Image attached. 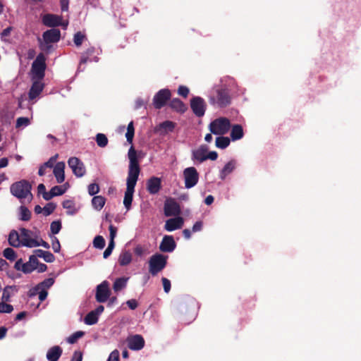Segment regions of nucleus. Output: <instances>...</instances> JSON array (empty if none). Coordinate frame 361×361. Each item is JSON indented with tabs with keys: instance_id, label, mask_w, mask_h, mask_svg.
<instances>
[{
	"instance_id": "338daca9",
	"label": "nucleus",
	"mask_w": 361,
	"mask_h": 361,
	"mask_svg": "<svg viewBox=\"0 0 361 361\" xmlns=\"http://www.w3.org/2000/svg\"><path fill=\"white\" fill-rule=\"evenodd\" d=\"M37 192L39 194L42 195V197L44 198V195H45V193H49V192L46 191L45 185L42 183H40L37 187Z\"/></svg>"
},
{
	"instance_id": "f3484780",
	"label": "nucleus",
	"mask_w": 361,
	"mask_h": 361,
	"mask_svg": "<svg viewBox=\"0 0 361 361\" xmlns=\"http://www.w3.org/2000/svg\"><path fill=\"white\" fill-rule=\"evenodd\" d=\"M176 247V242L172 235H164L159 245V250L163 252H171Z\"/></svg>"
},
{
	"instance_id": "20e7f679",
	"label": "nucleus",
	"mask_w": 361,
	"mask_h": 361,
	"mask_svg": "<svg viewBox=\"0 0 361 361\" xmlns=\"http://www.w3.org/2000/svg\"><path fill=\"white\" fill-rule=\"evenodd\" d=\"M231 128V122L226 117L216 118L209 124V130L214 135H223L226 134Z\"/></svg>"
},
{
	"instance_id": "72a5a7b5",
	"label": "nucleus",
	"mask_w": 361,
	"mask_h": 361,
	"mask_svg": "<svg viewBox=\"0 0 361 361\" xmlns=\"http://www.w3.org/2000/svg\"><path fill=\"white\" fill-rule=\"evenodd\" d=\"M20 219L21 221H27L31 219V212L25 206L20 207Z\"/></svg>"
},
{
	"instance_id": "ea45409f",
	"label": "nucleus",
	"mask_w": 361,
	"mask_h": 361,
	"mask_svg": "<svg viewBox=\"0 0 361 361\" xmlns=\"http://www.w3.org/2000/svg\"><path fill=\"white\" fill-rule=\"evenodd\" d=\"M30 123V119L27 117H19L16 120V128L26 127Z\"/></svg>"
},
{
	"instance_id": "37998d69",
	"label": "nucleus",
	"mask_w": 361,
	"mask_h": 361,
	"mask_svg": "<svg viewBox=\"0 0 361 361\" xmlns=\"http://www.w3.org/2000/svg\"><path fill=\"white\" fill-rule=\"evenodd\" d=\"M13 310V307L11 305L4 302H0V313H11Z\"/></svg>"
},
{
	"instance_id": "c9c22d12",
	"label": "nucleus",
	"mask_w": 361,
	"mask_h": 361,
	"mask_svg": "<svg viewBox=\"0 0 361 361\" xmlns=\"http://www.w3.org/2000/svg\"><path fill=\"white\" fill-rule=\"evenodd\" d=\"M3 255L10 261H14L17 257L16 252L11 247L6 248L3 252Z\"/></svg>"
},
{
	"instance_id": "f704fd0d",
	"label": "nucleus",
	"mask_w": 361,
	"mask_h": 361,
	"mask_svg": "<svg viewBox=\"0 0 361 361\" xmlns=\"http://www.w3.org/2000/svg\"><path fill=\"white\" fill-rule=\"evenodd\" d=\"M96 142L100 147H105L108 145V138L103 133H98L96 135Z\"/></svg>"
},
{
	"instance_id": "774afa93",
	"label": "nucleus",
	"mask_w": 361,
	"mask_h": 361,
	"mask_svg": "<svg viewBox=\"0 0 361 361\" xmlns=\"http://www.w3.org/2000/svg\"><path fill=\"white\" fill-rule=\"evenodd\" d=\"M207 159L214 161L217 159L218 154L215 151L209 152V153H207Z\"/></svg>"
},
{
	"instance_id": "7c9ffc66",
	"label": "nucleus",
	"mask_w": 361,
	"mask_h": 361,
	"mask_svg": "<svg viewBox=\"0 0 361 361\" xmlns=\"http://www.w3.org/2000/svg\"><path fill=\"white\" fill-rule=\"evenodd\" d=\"M105 202L106 199L101 195L94 196L92 200V207L98 211L101 210L103 208V207L105 204Z\"/></svg>"
},
{
	"instance_id": "5701e85b",
	"label": "nucleus",
	"mask_w": 361,
	"mask_h": 361,
	"mask_svg": "<svg viewBox=\"0 0 361 361\" xmlns=\"http://www.w3.org/2000/svg\"><path fill=\"white\" fill-rule=\"evenodd\" d=\"M44 89V84L39 81L33 82L29 93L28 97L30 100H32L37 97Z\"/></svg>"
},
{
	"instance_id": "6e6552de",
	"label": "nucleus",
	"mask_w": 361,
	"mask_h": 361,
	"mask_svg": "<svg viewBox=\"0 0 361 361\" xmlns=\"http://www.w3.org/2000/svg\"><path fill=\"white\" fill-rule=\"evenodd\" d=\"M42 37L45 44H41V49L42 50H48L51 47V45H49V44L55 43L60 40L61 32L59 29H51L45 31Z\"/></svg>"
},
{
	"instance_id": "0eeeda50",
	"label": "nucleus",
	"mask_w": 361,
	"mask_h": 361,
	"mask_svg": "<svg viewBox=\"0 0 361 361\" xmlns=\"http://www.w3.org/2000/svg\"><path fill=\"white\" fill-rule=\"evenodd\" d=\"M183 174L185 181V187L186 188L189 189L193 188L197 184L199 180V173L195 167L190 166L185 169Z\"/></svg>"
},
{
	"instance_id": "79ce46f5",
	"label": "nucleus",
	"mask_w": 361,
	"mask_h": 361,
	"mask_svg": "<svg viewBox=\"0 0 361 361\" xmlns=\"http://www.w3.org/2000/svg\"><path fill=\"white\" fill-rule=\"evenodd\" d=\"M61 223L60 221H54L51 223L50 230L52 234L55 235L59 233L61 229Z\"/></svg>"
},
{
	"instance_id": "864d4df0",
	"label": "nucleus",
	"mask_w": 361,
	"mask_h": 361,
	"mask_svg": "<svg viewBox=\"0 0 361 361\" xmlns=\"http://www.w3.org/2000/svg\"><path fill=\"white\" fill-rule=\"evenodd\" d=\"M161 281H162L164 290L166 293H168L171 290V282L168 279L164 278V277H163L161 279Z\"/></svg>"
},
{
	"instance_id": "e433bc0d",
	"label": "nucleus",
	"mask_w": 361,
	"mask_h": 361,
	"mask_svg": "<svg viewBox=\"0 0 361 361\" xmlns=\"http://www.w3.org/2000/svg\"><path fill=\"white\" fill-rule=\"evenodd\" d=\"M93 246L95 248L102 250L105 246V240L102 235H97L93 240Z\"/></svg>"
},
{
	"instance_id": "603ef678",
	"label": "nucleus",
	"mask_w": 361,
	"mask_h": 361,
	"mask_svg": "<svg viewBox=\"0 0 361 361\" xmlns=\"http://www.w3.org/2000/svg\"><path fill=\"white\" fill-rule=\"evenodd\" d=\"M107 361H119V352L118 350H113L107 360Z\"/></svg>"
},
{
	"instance_id": "a211bd4d",
	"label": "nucleus",
	"mask_w": 361,
	"mask_h": 361,
	"mask_svg": "<svg viewBox=\"0 0 361 361\" xmlns=\"http://www.w3.org/2000/svg\"><path fill=\"white\" fill-rule=\"evenodd\" d=\"M208 147L205 145H200L197 149L192 152V160L195 162L202 163L207 160V153Z\"/></svg>"
},
{
	"instance_id": "f257e3e1",
	"label": "nucleus",
	"mask_w": 361,
	"mask_h": 361,
	"mask_svg": "<svg viewBox=\"0 0 361 361\" xmlns=\"http://www.w3.org/2000/svg\"><path fill=\"white\" fill-rule=\"evenodd\" d=\"M128 157L129 159V166L126 180L127 187L125 192L123 204L126 209L129 210L133 202L135 187L140 173V167L137 156V152L133 146H131L128 150Z\"/></svg>"
},
{
	"instance_id": "6e6d98bb",
	"label": "nucleus",
	"mask_w": 361,
	"mask_h": 361,
	"mask_svg": "<svg viewBox=\"0 0 361 361\" xmlns=\"http://www.w3.org/2000/svg\"><path fill=\"white\" fill-rule=\"evenodd\" d=\"M29 262L32 265V267H35V270L36 267H37L38 264L39 263V260L35 255H30L29 257Z\"/></svg>"
},
{
	"instance_id": "412c9836",
	"label": "nucleus",
	"mask_w": 361,
	"mask_h": 361,
	"mask_svg": "<svg viewBox=\"0 0 361 361\" xmlns=\"http://www.w3.org/2000/svg\"><path fill=\"white\" fill-rule=\"evenodd\" d=\"M68 183H66L67 185ZM67 188L66 187V184L63 185H56L54 186L49 193H45L44 195V199L45 200H50L55 196H59L64 194L66 191Z\"/></svg>"
},
{
	"instance_id": "49530a36",
	"label": "nucleus",
	"mask_w": 361,
	"mask_h": 361,
	"mask_svg": "<svg viewBox=\"0 0 361 361\" xmlns=\"http://www.w3.org/2000/svg\"><path fill=\"white\" fill-rule=\"evenodd\" d=\"M51 244L52 249L54 251V252H59L61 250V245L59 239L56 237L54 236L51 238Z\"/></svg>"
},
{
	"instance_id": "de8ad7c7",
	"label": "nucleus",
	"mask_w": 361,
	"mask_h": 361,
	"mask_svg": "<svg viewBox=\"0 0 361 361\" xmlns=\"http://www.w3.org/2000/svg\"><path fill=\"white\" fill-rule=\"evenodd\" d=\"M35 270V267H32V265L30 264L29 261L26 263H23L22 264L21 271L24 274H30L32 271Z\"/></svg>"
},
{
	"instance_id": "a19ab883",
	"label": "nucleus",
	"mask_w": 361,
	"mask_h": 361,
	"mask_svg": "<svg viewBox=\"0 0 361 361\" xmlns=\"http://www.w3.org/2000/svg\"><path fill=\"white\" fill-rule=\"evenodd\" d=\"M56 207V204L54 202L47 203L44 207V215L47 216L52 214Z\"/></svg>"
},
{
	"instance_id": "2f4dec72",
	"label": "nucleus",
	"mask_w": 361,
	"mask_h": 361,
	"mask_svg": "<svg viewBox=\"0 0 361 361\" xmlns=\"http://www.w3.org/2000/svg\"><path fill=\"white\" fill-rule=\"evenodd\" d=\"M215 142L216 147L225 149L230 145L231 140L228 137L219 136L216 138Z\"/></svg>"
},
{
	"instance_id": "13d9d810",
	"label": "nucleus",
	"mask_w": 361,
	"mask_h": 361,
	"mask_svg": "<svg viewBox=\"0 0 361 361\" xmlns=\"http://www.w3.org/2000/svg\"><path fill=\"white\" fill-rule=\"evenodd\" d=\"M161 126L164 128L169 129L170 131H172L173 129L174 128V123L172 121H166L163 122L161 124Z\"/></svg>"
},
{
	"instance_id": "1a4fd4ad",
	"label": "nucleus",
	"mask_w": 361,
	"mask_h": 361,
	"mask_svg": "<svg viewBox=\"0 0 361 361\" xmlns=\"http://www.w3.org/2000/svg\"><path fill=\"white\" fill-rule=\"evenodd\" d=\"M171 92L169 89L160 90L153 98V105L155 109H160L164 106L171 98Z\"/></svg>"
},
{
	"instance_id": "2eb2a0df",
	"label": "nucleus",
	"mask_w": 361,
	"mask_h": 361,
	"mask_svg": "<svg viewBox=\"0 0 361 361\" xmlns=\"http://www.w3.org/2000/svg\"><path fill=\"white\" fill-rule=\"evenodd\" d=\"M42 23L48 27H56L61 25L63 27H66L68 25V22L66 23L62 22V18L61 16L49 13L43 16Z\"/></svg>"
},
{
	"instance_id": "9d476101",
	"label": "nucleus",
	"mask_w": 361,
	"mask_h": 361,
	"mask_svg": "<svg viewBox=\"0 0 361 361\" xmlns=\"http://www.w3.org/2000/svg\"><path fill=\"white\" fill-rule=\"evenodd\" d=\"M206 107L207 104L202 97H194L190 99V108L196 116H203L206 111Z\"/></svg>"
},
{
	"instance_id": "c85d7f7f",
	"label": "nucleus",
	"mask_w": 361,
	"mask_h": 361,
	"mask_svg": "<svg viewBox=\"0 0 361 361\" xmlns=\"http://www.w3.org/2000/svg\"><path fill=\"white\" fill-rule=\"evenodd\" d=\"M128 279L129 278L128 277H121L116 279L113 285L114 290L117 293L125 288L127 286Z\"/></svg>"
},
{
	"instance_id": "69168bd1",
	"label": "nucleus",
	"mask_w": 361,
	"mask_h": 361,
	"mask_svg": "<svg viewBox=\"0 0 361 361\" xmlns=\"http://www.w3.org/2000/svg\"><path fill=\"white\" fill-rule=\"evenodd\" d=\"M56 157H57V155H56L55 157H51L49 159V160L48 161L45 162L43 165L46 168H52L54 166V164Z\"/></svg>"
},
{
	"instance_id": "c03bdc74",
	"label": "nucleus",
	"mask_w": 361,
	"mask_h": 361,
	"mask_svg": "<svg viewBox=\"0 0 361 361\" xmlns=\"http://www.w3.org/2000/svg\"><path fill=\"white\" fill-rule=\"evenodd\" d=\"M85 36L82 34L80 32H78L74 35L73 42L77 47H79L82 44L83 39Z\"/></svg>"
},
{
	"instance_id": "dca6fc26",
	"label": "nucleus",
	"mask_w": 361,
	"mask_h": 361,
	"mask_svg": "<svg viewBox=\"0 0 361 361\" xmlns=\"http://www.w3.org/2000/svg\"><path fill=\"white\" fill-rule=\"evenodd\" d=\"M128 347L133 350H140L145 346V340L140 334L128 336L127 338Z\"/></svg>"
},
{
	"instance_id": "473e14b6",
	"label": "nucleus",
	"mask_w": 361,
	"mask_h": 361,
	"mask_svg": "<svg viewBox=\"0 0 361 361\" xmlns=\"http://www.w3.org/2000/svg\"><path fill=\"white\" fill-rule=\"evenodd\" d=\"M84 322L87 325L95 324L98 322V316L93 311H91L87 314Z\"/></svg>"
},
{
	"instance_id": "0e129e2a",
	"label": "nucleus",
	"mask_w": 361,
	"mask_h": 361,
	"mask_svg": "<svg viewBox=\"0 0 361 361\" xmlns=\"http://www.w3.org/2000/svg\"><path fill=\"white\" fill-rule=\"evenodd\" d=\"M202 226H203L202 221H196L192 226V232L200 231L202 228Z\"/></svg>"
},
{
	"instance_id": "423d86ee",
	"label": "nucleus",
	"mask_w": 361,
	"mask_h": 361,
	"mask_svg": "<svg viewBox=\"0 0 361 361\" xmlns=\"http://www.w3.org/2000/svg\"><path fill=\"white\" fill-rule=\"evenodd\" d=\"M46 59L42 53L37 55L35 60L32 64V72L35 77L39 80L43 79L45 75L46 70Z\"/></svg>"
},
{
	"instance_id": "4468645a",
	"label": "nucleus",
	"mask_w": 361,
	"mask_h": 361,
	"mask_svg": "<svg viewBox=\"0 0 361 361\" xmlns=\"http://www.w3.org/2000/svg\"><path fill=\"white\" fill-rule=\"evenodd\" d=\"M164 214L166 216H177L180 213V208L174 199L169 198L166 200L164 207Z\"/></svg>"
},
{
	"instance_id": "8fccbe9b",
	"label": "nucleus",
	"mask_w": 361,
	"mask_h": 361,
	"mask_svg": "<svg viewBox=\"0 0 361 361\" xmlns=\"http://www.w3.org/2000/svg\"><path fill=\"white\" fill-rule=\"evenodd\" d=\"M42 258L45 262L49 263L53 262L55 260L54 255L49 251H45L44 255H42Z\"/></svg>"
},
{
	"instance_id": "393cba45",
	"label": "nucleus",
	"mask_w": 361,
	"mask_h": 361,
	"mask_svg": "<svg viewBox=\"0 0 361 361\" xmlns=\"http://www.w3.org/2000/svg\"><path fill=\"white\" fill-rule=\"evenodd\" d=\"M62 349L55 345L49 349L47 353V358L49 361H58L62 354Z\"/></svg>"
},
{
	"instance_id": "f8f14e48",
	"label": "nucleus",
	"mask_w": 361,
	"mask_h": 361,
	"mask_svg": "<svg viewBox=\"0 0 361 361\" xmlns=\"http://www.w3.org/2000/svg\"><path fill=\"white\" fill-rule=\"evenodd\" d=\"M20 232L22 245L27 247H38L37 239L32 238V233L31 231L21 228Z\"/></svg>"
},
{
	"instance_id": "cd10ccee",
	"label": "nucleus",
	"mask_w": 361,
	"mask_h": 361,
	"mask_svg": "<svg viewBox=\"0 0 361 361\" xmlns=\"http://www.w3.org/2000/svg\"><path fill=\"white\" fill-rule=\"evenodd\" d=\"M169 106L176 111L183 113L187 110L186 105L178 98H174L171 100Z\"/></svg>"
},
{
	"instance_id": "bf43d9fd",
	"label": "nucleus",
	"mask_w": 361,
	"mask_h": 361,
	"mask_svg": "<svg viewBox=\"0 0 361 361\" xmlns=\"http://www.w3.org/2000/svg\"><path fill=\"white\" fill-rule=\"evenodd\" d=\"M82 353L80 351H75L71 358V361H82Z\"/></svg>"
},
{
	"instance_id": "3c124183",
	"label": "nucleus",
	"mask_w": 361,
	"mask_h": 361,
	"mask_svg": "<svg viewBox=\"0 0 361 361\" xmlns=\"http://www.w3.org/2000/svg\"><path fill=\"white\" fill-rule=\"evenodd\" d=\"M178 93L179 95L185 98L189 94V89L186 86L180 85L178 89Z\"/></svg>"
},
{
	"instance_id": "ddd939ff",
	"label": "nucleus",
	"mask_w": 361,
	"mask_h": 361,
	"mask_svg": "<svg viewBox=\"0 0 361 361\" xmlns=\"http://www.w3.org/2000/svg\"><path fill=\"white\" fill-rule=\"evenodd\" d=\"M69 167L77 177H82L86 172L84 164L77 157H71L68 161Z\"/></svg>"
},
{
	"instance_id": "a878e982",
	"label": "nucleus",
	"mask_w": 361,
	"mask_h": 361,
	"mask_svg": "<svg viewBox=\"0 0 361 361\" xmlns=\"http://www.w3.org/2000/svg\"><path fill=\"white\" fill-rule=\"evenodd\" d=\"M231 138L233 141L241 139L244 135L243 129L241 125L235 124L231 128Z\"/></svg>"
},
{
	"instance_id": "7ed1b4c3",
	"label": "nucleus",
	"mask_w": 361,
	"mask_h": 361,
	"mask_svg": "<svg viewBox=\"0 0 361 361\" xmlns=\"http://www.w3.org/2000/svg\"><path fill=\"white\" fill-rule=\"evenodd\" d=\"M168 256L156 253L152 255L148 261L149 272L153 276H157L167 264Z\"/></svg>"
},
{
	"instance_id": "b1692460",
	"label": "nucleus",
	"mask_w": 361,
	"mask_h": 361,
	"mask_svg": "<svg viewBox=\"0 0 361 361\" xmlns=\"http://www.w3.org/2000/svg\"><path fill=\"white\" fill-rule=\"evenodd\" d=\"M236 164L237 162L235 159H231L223 167L219 173V178L221 180H224L227 176L235 170Z\"/></svg>"
},
{
	"instance_id": "4d7b16f0",
	"label": "nucleus",
	"mask_w": 361,
	"mask_h": 361,
	"mask_svg": "<svg viewBox=\"0 0 361 361\" xmlns=\"http://www.w3.org/2000/svg\"><path fill=\"white\" fill-rule=\"evenodd\" d=\"M126 304L130 310H135L138 306V303L135 299L128 300Z\"/></svg>"
},
{
	"instance_id": "9b49d317",
	"label": "nucleus",
	"mask_w": 361,
	"mask_h": 361,
	"mask_svg": "<svg viewBox=\"0 0 361 361\" xmlns=\"http://www.w3.org/2000/svg\"><path fill=\"white\" fill-rule=\"evenodd\" d=\"M109 286V282L104 281L97 286L95 298L98 302H105L109 298L111 290Z\"/></svg>"
},
{
	"instance_id": "58836bf2",
	"label": "nucleus",
	"mask_w": 361,
	"mask_h": 361,
	"mask_svg": "<svg viewBox=\"0 0 361 361\" xmlns=\"http://www.w3.org/2000/svg\"><path fill=\"white\" fill-rule=\"evenodd\" d=\"M54 280L53 278H48V279H44L43 281H42L39 284H37V286H39V288L40 289L47 290L54 284Z\"/></svg>"
},
{
	"instance_id": "f03ea898",
	"label": "nucleus",
	"mask_w": 361,
	"mask_h": 361,
	"mask_svg": "<svg viewBox=\"0 0 361 361\" xmlns=\"http://www.w3.org/2000/svg\"><path fill=\"white\" fill-rule=\"evenodd\" d=\"M32 185L29 181L26 180H21L16 182L11 185V194L20 200L29 197V200L32 199V194L31 193Z\"/></svg>"
},
{
	"instance_id": "39448f33",
	"label": "nucleus",
	"mask_w": 361,
	"mask_h": 361,
	"mask_svg": "<svg viewBox=\"0 0 361 361\" xmlns=\"http://www.w3.org/2000/svg\"><path fill=\"white\" fill-rule=\"evenodd\" d=\"M216 96L211 95L209 102L212 105H217L219 107H226L231 103V97L227 89L219 88L216 90Z\"/></svg>"
},
{
	"instance_id": "aec40b11",
	"label": "nucleus",
	"mask_w": 361,
	"mask_h": 361,
	"mask_svg": "<svg viewBox=\"0 0 361 361\" xmlns=\"http://www.w3.org/2000/svg\"><path fill=\"white\" fill-rule=\"evenodd\" d=\"M183 225V219L182 217L178 216L168 219L164 225V228L167 231H173L181 228Z\"/></svg>"
},
{
	"instance_id": "052dcab7",
	"label": "nucleus",
	"mask_w": 361,
	"mask_h": 361,
	"mask_svg": "<svg viewBox=\"0 0 361 361\" xmlns=\"http://www.w3.org/2000/svg\"><path fill=\"white\" fill-rule=\"evenodd\" d=\"M60 5L62 11H68L69 8V0H60Z\"/></svg>"
},
{
	"instance_id": "4c0bfd02",
	"label": "nucleus",
	"mask_w": 361,
	"mask_h": 361,
	"mask_svg": "<svg viewBox=\"0 0 361 361\" xmlns=\"http://www.w3.org/2000/svg\"><path fill=\"white\" fill-rule=\"evenodd\" d=\"M84 335H85L84 331H76L68 338L67 341H68V343H71V344L75 343L78 341V340L79 338H82Z\"/></svg>"
},
{
	"instance_id": "bb28decb",
	"label": "nucleus",
	"mask_w": 361,
	"mask_h": 361,
	"mask_svg": "<svg viewBox=\"0 0 361 361\" xmlns=\"http://www.w3.org/2000/svg\"><path fill=\"white\" fill-rule=\"evenodd\" d=\"M8 243L11 246L14 247H18L21 244L20 235V234L15 230H13L10 232L8 235Z\"/></svg>"
},
{
	"instance_id": "e2e57ef3",
	"label": "nucleus",
	"mask_w": 361,
	"mask_h": 361,
	"mask_svg": "<svg viewBox=\"0 0 361 361\" xmlns=\"http://www.w3.org/2000/svg\"><path fill=\"white\" fill-rule=\"evenodd\" d=\"M39 300L40 302H43L48 295V292L47 290L40 289L38 293Z\"/></svg>"
},
{
	"instance_id": "4be33fe9",
	"label": "nucleus",
	"mask_w": 361,
	"mask_h": 361,
	"mask_svg": "<svg viewBox=\"0 0 361 361\" xmlns=\"http://www.w3.org/2000/svg\"><path fill=\"white\" fill-rule=\"evenodd\" d=\"M65 164L62 161L58 162L54 167V175L58 183H61L65 180Z\"/></svg>"
},
{
	"instance_id": "09e8293b",
	"label": "nucleus",
	"mask_w": 361,
	"mask_h": 361,
	"mask_svg": "<svg viewBox=\"0 0 361 361\" xmlns=\"http://www.w3.org/2000/svg\"><path fill=\"white\" fill-rule=\"evenodd\" d=\"M13 287L12 286H6L4 290H3V294H2V297H1V299L3 300V302H8L10 300V298H11V293L9 292V289H11Z\"/></svg>"
},
{
	"instance_id": "5fc2aeb1",
	"label": "nucleus",
	"mask_w": 361,
	"mask_h": 361,
	"mask_svg": "<svg viewBox=\"0 0 361 361\" xmlns=\"http://www.w3.org/2000/svg\"><path fill=\"white\" fill-rule=\"evenodd\" d=\"M39 290L40 288L37 285L35 287L29 290V291L27 292V296L29 298H33L36 296L38 294Z\"/></svg>"
},
{
	"instance_id": "c756f323",
	"label": "nucleus",
	"mask_w": 361,
	"mask_h": 361,
	"mask_svg": "<svg viewBox=\"0 0 361 361\" xmlns=\"http://www.w3.org/2000/svg\"><path fill=\"white\" fill-rule=\"evenodd\" d=\"M132 261V254L130 251H123L118 257V263L121 266H126Z\"/></svg>"
},
{
	"instance_id": "a18cd8bd",
	"label": "nucleus",
	"mask_w": 361,
	"mask_h": 361,
	"mask_svg": "<svg viewBox=\"0 0 361 361\" xmlns=\"http://www.w3.org/2000/svg\"><path fill=\"white\" fill-rule=\"evenodd\" d=\"M99 191V185L97 183H91L88 185V193L92 196L97 194Z\"/></svg>"
},
{
	"instance_id": "680f3d73",
	"label": "nucleus",
	"mask_w": 361,
	"mask_h": 361,
	"mask_svg": "<svg viewBox=\"0 0 361 361\" xmlns=\"http://www.w3.org/2000/svg\"><path fill=\"white\" fill-rule=\"evenodd\" d=\"M109 230L110 239L114 240V238L116 235V233H117V228L111 224L109 227Z\"/></svg>"
},
{
	"instance_id": "6ab92c4d",
	"label": "nucleus",
	"mask_w": 361,
	"mask_h": 361,
	"mask_svg": "<svg viewBox=\"0 0 361 361\" xmlns=\"http://www.w3.org/2000/svg\"><path fill=\"white\" fill-rule=\"evenodd\" d=\"M161 188V180L158 177H151L147 182V190L151 195H155L159 192Z\"/></svg>"
}]
</instances>
